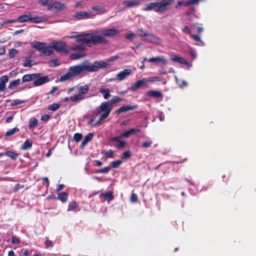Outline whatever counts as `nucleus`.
<instances>
[{"instance_id":"2eb2a0df","label":"nucleus","mask_w":256,"mask_h":256,"mask_svg":"<svg viewBox=\"0 0 256 256\" xmlns=\"http://www.w3.org/2000/svg\"><path fill=\"white\" fill-rule=\"evenodd\" d=\"M170 59L174 62H178L180 64L186 65H189L188 62L186 61L184 58L174 54H170Z\"/></svg>"},{"instance_id":"c03bdc74","label":"nucleus","mask_w":256,"mask_h":256,"mask_svg":"<svg viewBox=\"0 0 256 256\" xmlns=\"http://www.w3.org/2000/svg\"><path fill=\"white\" fill-rule=\"evenodd\" d=\"M131 156V152L130 150H126L123 152L121 156V158L122 160H128Z\"/></svg>"},{"instance_id":"0e129e2a","label":"nucleus","mask_w":256,"mask_h":256,"mask_svg":"<svg viewBox=\"0 0 256 256\" xmlns=\"http://www.w3.org/2000/svg\"><path fill=\"white\" fill-rule=\"evenodd\" d=\"M40 4L42 6H48L50 3H48V0H40Z\"/></svg>"},{"instance_id":"b1692460","label":"nucleus","mask_w":256,"mask_h":256,"mask_svg":"<svg viewBox=\"0 0 256 256\" xmlns=\"http://www.w3.org/2000/svg\"><path fill=\"white\" fill-rule=\"evenodd\" d=\"M68 38L72 39L75 38L76 41L78 43H84L85 41L82 40L86 38V33L78 35H72Z\"/></svg>"},{"instance_id":"9b49d317","label":"nucleus","mask_w":256,"mask_h":256,"mask_svg":"<svg viewBox=\"0 0 256 256\" xmlns=\"http://www.w3.org/2000/svg\"><path fill=\"white\" fill-rule=\"evenodd\" d=\"M65 5L58 2H50L48 4V10L51 11L58 12L63 10Z\"/></svg>"},{"instance_id":"f8f14e48","label":"nucleus","mask_w":256,"mask_h":256,"mask_svg":"<svg viewBox=\"0 0 256 256\" xmlns=\"http://www.w3.org/2000/svg\"><path fill=\"white\" fill-rule=\"evenodd\" d=\"M132 74V70L130 68H126L118 72L116 76V78L118 81H122L130 76Z\"/></svg>"},{"instance_id":"a18cd8bd","label":"nucleus","mask_w":256,"mask_h":256,"mask_svg":"<svg viewBox=\"0 0 256 256\" xmlns=\"http://www.w3.org/2000/svg\"><path fill=\"white\" fill-rule=\"evenodd\" d=\"M122 163V160L113 161L111 162V168H118Z\"/></svg>"},{"instance_id":"37998d69","label":"nucleus","mask_w":256,"mask_h":256,"mask_svg":"<svg viewBox=\"0 0 256 256\" xmlns=\"http://www.w3.org/2000/svg\"><path fill=\"white\" fill-rule=\"evenodd\" d=\"M18 131H19V129L18 128H13L12 129H10V130H8L6 132L5 136H10L13 135L16 132H18Z\"/></svg>"},{"instance_id":"f03ea898","label":"nucleus","mask_w":256,"mask_h":256,"mask_svg":"<svg viewBox=\"0 0 256 256\" xmlns=\"http://www.w3.org/2000/svg\"><path fill=\"white\" fill-rule=\"evenodd\" d=\"M174 2V0H162L160 2H150L146 5L143 10L144 11L153 10L156 12L162 14Z\"/></svg>"},{"instance_id":"6e6552de","label":"nucleus","mask_w":256,"mask_h":256,"mask_svg":"<svg viewBox=\"0 0 256 256\" xmlns=\"http://www.w3.org/2000/svg\"><path fill=\"white\" fill-rule=\"evenodd\" d=\"M52 50L58 52L66 51V43L62 41H54L51 43Z\"/></svg>"},{"instance_id":"a878e982","label":"nucleus","mask_w":256,"mask_h":256,"mask_svg":"<svg viewBox=\"0 0 256 256\" xmlns=\"http://www.w3.org/2000/svg\"><path fill=\"white\" fill-rule=\"evenodd\" d=\"M93 136L94 134L92 133H89L86 136L81 143L80 147H84L89 142L92 140Z\"/></svg>"},{"instance_id":"9d476101","label":"nucleus","mask_w":256,"mask_h":256,"mask_svg":"<svg viewBox=\"0 0 256 256\" xmlns=\"http://www.w3.org/2000/svg\"><path fill=\"white\" fill-rule=\"evenodd\" d=\"M148 80L146 78H142L138 80L134 84H133L131 87L130 90L133 92L136 91L138 88L144 86L148 87Z\"/></svg>"},{"instance_id":"680f3d73","label":"nucleus","mask_w":256,"mask_h":256,"mask_svg":"<svg viewBox=\"0 0 256 256\" xmlns=\"http://www.w3.org/2000/svg\"><path fill=\"white\" fill-rule=\"evenodd\" d=\"M118 58V56H112L108 58L106 60V61L108 62H113V61L116 60Z\"/></svg>"},{"instance_id":"bb28decb","label":"nucleus","mask_w":256,"mask_h":256,"mask_svg":"<svg viewBox=\"0 0 256 256\" xmlns=\"http://www.w3.org/2000/svg\"><path fill=\"white\" fill-rule=\"evenodd\" d=\"M80 210V208L78 206L76 202L74 201L70 202L68 204V211H77L78 212Z\"/></svg>"},{"instance_id":"f3484780","label":"nucleus","mask_w":256,"mask_h":256,"mask_svg":"<svg viewBox=\"0 0 256 256\" xmlns=\"http://www.w3.org/2000/svg\"><path fill=\"white\" fill-rule=\"evenodd\" d=\"M138 108L137 105L134 106H130V105H124L121 107H120L116 111V112L118 114H120L122 112H128L130 110H134Z\"/></svg>"},{"instance_id":"4be33fe9","label":"nucleus","mask_w":256,"mask_h":256,"mask_svg":"<svg viewBox=\"0 0 256 256\" xmlns=\"http://www.w3.org/2000/svg\"><path fill=\"white\" fill-rule=\"evenodd\" d=\"M48 20V18L45 16H32L31 22L35 24L43 22Z\"/></svg>"},{"instance_id":"e2e57ef3","label":"nucleus","mask_w":256,"mask_h":256,"mask_svg":"<svg viewBox=\"0 0 256 256\" xmlns=\"http://www.w3.org/2000/svg\"><path fill=\"white\" fill-rule=\"evenodd\" d=\"M50 63L52 64L54 66H58L59 65L58 61L56 59L52 60L50 61Z\"/></svg>"},{"instance_id":"7ed1b4c3","label":"nucleus","mask_w":256,"mask_h":256,"mask_svg":"<svg viewBox=\"0 0 256 256\" xmlns=\"http://www.w3.org/2000/svg\"><path fill=\"white\" fill-rule=\"evenodd\" d=\"M112 110V106H110V104L106 102L101 103L98 107L96 108L94 112L96 116L100 114V117L94 122V125L102 124V122L109 116Z\"/></svg>"},{"instance_id":"20e7f679","label":"nucleus","mask_w":256,"mask_h":256,"mask_svg":"<svg viewBox=\"0 0 256 256\" xmlns=\"http://www.w3.org/2000/svg\"><path fill=\"white\" fill-rule=\"evenodd\" d=\"M98 32L94 31L91 33H86V38H83L82 40L85 41L84 43L89 46L92 44L106 43L107 40L102 34L98 35L96 34Z\"/></svg>"},{"instance_id":"69168bd1","label":"nucleus","mask_w":256,"mask_h":256,"mask_svg":"<svg viewBox=\"0 0 256 256\" xmlns=\"http://www.w3.org/2000/svg\"><path fill=\"white\" fill-rule=\"evenodd\" d=\"M94 121V118H91L88 122V125L90 126H96L97 125H94V124L93 123Z\"/></svg>"},{"instance_id":"338daca9","label":"nucleus","mask_w":256,"mask_h":256,"mask_svg":"<svg viewBox=\"0 0 256 256\" xmlns=\"http://www.w3.org/2000/svg\"><path fill=\"white\" fill-rule=\"evenodd\" d=\"M182 31L184 32L188 33L189 34H190V28L187 26H184L182 28Z\"/></svg>"},{"instance_id":"5701e85b","label":"nucleus","mask_w":256,"mask_h":256,"mask_svg":"<svg viewBox=\"0 0 256 256\" xmlns=\"http://www.w3.org/2000/svg\"><path fill=\"white\" fill-rule=\"evenodd\" d=\"M84 44V43H79L71 47L70 50L80 52H84L86 50V47L83 45Z\"/></svg>"},{"instance_id":"79ce46f5","label":"nucleus","mask_w":256,"mask_h":256,"mask_svg":"<svg viewBox=\"0 0 256 256\" xmlns=\"http://www.w3.org/2000/svg\"><path fill=\"white\" fill-rule=\"evenodd\" d=\"M101 153L102 154L106 155L109 158H112L114 156V152L112 150H103Z\"/></svg>"},{"instance_id":"c756f323","label":"nucleus","mask_w":256,"mask_h":256,"mask_svg":"<svg viewBox=\"0 0 256 256\" xmlns=\"http://www.w3.org/2000/svg\"><path fill=\"white\" fill-rule=\"evenodd\" d=\"M148 61L150 62H160L164 65L167 64V61L162 56L152 58L148 60Z\"/></svg>"},{"instance_id":"8fccbe9b","label":"nucleus","mask_w":256,"mask_h":256,"mask_svg":"<svg viewBox=\"0 0 256 256\" xmlns=\"http://www.w3.org/2000/svg\"><path fill=\"white\" fill-rule=\"evenodd\" d=\"M18 50L16 49L12 48L8 52V56L10 58H13L17 54Z\"/></svg>"},{"instance_id":"a211bd4d","label":"nucleus","mask_w":256,"mask_h":256,"mask_svg":"<svg viewBox=\"0 0 256 256\" xmlns=\"http://www.w3.org/2000/svg\"><path fill=\"white\" fill-rule=\"evenodd\" d=\"M140 128H130L128 130L124 131L121 134V136L123 138H129L130 135L133 134L136 132H140Z\"/></svg>"},{"instance_id":"49530a36","label":"nucleus","mask_w":256,"mask_h":256,"mask_svg":"<svg viewBox=\"0 0 256 256\" xmlns=\"http://www.w3.org/2000/svg\"><path fill=\"white\" fill-rule=\"evenodd\" d=\"M111 169L110 166H106L104 168H100L98 170L97 172L98 173H102V174H107L109 172L110 170Z\"/></svg>"},{"instance_id":"aec40b11","label":"nucleus","mask_w":256,"mask_h":256,"mask_svg":"<svg viewBox=\"0 0 256 256\" xmlns=\"http://www.w3.org/2000/svg\"><path fill=\"white\" fill-rule=\"evenodd\" d=\"M122 4L128 8H133L138 6L140 4V2L138 0H125L122 2Z\"/></svg>"},{"instance_id":"e433bc0d","label":"nucleus","mask_w":256,"mask_h":256,"mask_svg":"<svg viewBox=\"0 0 256 256\" xmlns=\"http://www.w3.org/2000/svg\"><path fill=\"white\" fill-rule=\"evenodd\" d=\"M20 83V79H17L16 80L12 81L10 82L8 84V88L12 89L14 87L18 86Z\"/></svg>"},{"instance_id":"4468645a","label":"nucleus","mask_w":256,"mask_h":256,"mask_svg":"<svg viewBox=\"0 0 256 256\" xmlns=\"http://www.w3.org/2000/svg\"><path fill=\"white\" fill-rule=\"evenodd\" d=\"M104 37L105 36H113L120 32V30L115 28L110 29H103L100 31Z\"/></svg>"},{"instance_id":"412c9836","label":"nucleus","mask_w":256,"mask_h":256,"mask_svg":"<svg viewBox=\"0 0 256 256\" xmlns=\"http://www.w3.org/2000/svg\"><path fill=\"white\" fill-rule=\"evenodd\" d=\"M100 92L103 96L104 99L107 100L110 96V90L105 87H100L99 88Z\"/></svg>"},{"instance_id":"0eeeda50","label":"nucleus","mask_w":256,"mask_h":256,"mask_svg":"<svg viewBox=\"0 0 256 256\" xmlns=\"http://www.w3.org/2000/svg\"><path fill=\"white\" fill-rule=\"evenodd\" d=\"M108 64L102 60L95 61L93 64H90L88 61V67L89 72H97L100 68H104L108 66Z\"/></svg>"},{"instance_id":"603ef678","label":"nucleus","mask_w":256,"mask_h":256,"mask_svg":"<svg viewBox=\"0 0 256 256\" xmlns=\"http://www.w3.org/2000/svg\"><path fill=\"white\" fill-rule=\"evenodd\" d=\"M20 242L19 238L16 236H13L12 238V243L14 244H18Z\"/></svg>"},{"instance_id":"4d7b16f0","label":"nucleus","mask_w":256,"mask_h":256,"mask_svg":"<svg viewBox=\"0 0 256 256\" xmlns=\"http://www.w3.org/2000/svg\"><path fill=\"white\" fill-rule=\"evenodd\" d=\"M45 245H46V248H49V247H52L53 243H52V241L50 240H49L46 238V240L45 242Z\"/></svg>"},{"instance_id":"09e8293b","label":"nucleus","mask_w":256,"mask_h":256,"mask_svg":"<svg viewBox=\"0 0 256 256\" xmlns=\"http://www.w3.org/2000/svg\"><path fill=\"white\" fill-rule=\"evenodd\" d=\"M24 102H25L24 100H21L20 99L14 100L12 101V102L10 103V106H16L18 104H22Z\"/></svg>"},{"instance_id":"1a4fd4ad","label":"nucleus","mask_w":256,"mask_h":256,"mask_svg":"<svg viewBox=\"0 0 256 256\" xmlns=\"http://www.w3.org/2000/svg\"><path fill=\"white\" fill-rule=\"evenodd\" d=\"M139 34L146 37V40L150 43L159 44L161 42L160 38L154 34L144 32V34Z\"/></svg>"},{"instance_id":"f704fd0d","label":"nucleus","mask_w":256,"mask_h":256,"mask_svg":"<svg viewBox=\"0 0 256 256\" xmlns=\"http://www.w3.org/2000/svg\"><path fill=\"white\" fill-rule=\"evenodd\" d=\"M86 56L84 53H74L70 54V58L73 60H78Z\"/></svg>"},{"instance_id":"ea45409f","label":"nucleus","mask_w":256,"mask_h":256,"mask_svg":"<svg viewBox=\"0 0 256 256\" xmlns=\"http://www.w3.org/2000/svg\"><path fill=\"white\" fill-rule=\"evenodd\" d=\"M38 124V120L35 118H32L30 120L29 128H36Z\"/></svg>"},{"instance_id":"72a5a7b5","label":"nucleus","mask_w":256,"mask_h":256,"mask_svg":"<svg viewBox=\"0 0 256 256\" xmlns=\"http://www.w3.org/2000/svg\"><path fill=\"white\" fill-rule=\"evenodd\" d=\"M4 154L14 160H16L18 156V154L11 150L6 151L5 152H4Z\"/></svg>"},{"instance_id":"39448f33","label":"nucleus","mask_w":256,"mask_h":256,"mask_svg":"<svg viewBox=\"0 0 256 256\" xmlns=\"http://www.w3.org/2000/svg\"><path fill=\"white\" fill-rule=\"evenodd\" d=\"M32 46L42 53L44 56L52 54L54 52L51 44L47 46L44 42H34L32 43Z\"/></svg>"},{"instance_id":"7c9ffc66","label":"nucleus","mask_w":256,"mask_h":256,"mask_svg":"<svg viewBox=\"0 0 256 256\" xmlns=\"http://www.w3.org/2000/svg\"><path fill=\"white\" fill-rule=\"evenodd\" d=\"M68 194L66 192H59L58 194V198L62 202H66L68 200Z\"/></svg>"},{"instance_id":"de8ad7c7","label":"nucleus","mask_w":256,"mask_h":256,"mask_svg":"<svg viewBox=\"0 0 256 256\" xmlns=\"http://www.w3.org/2000/svg\"><path fill=\"white\" fill-rule=\"evenodd\" d=\"M92 9L100 14L104 13L105 11L104 8L99 6H94L92 7Z\"/></svg>"},{"instance_id":"423d86ee","label":"nucleus","mask_w":256,"mask_h":256,"mask_svg":"<svg viewBox=\"0 0 256 256\" xmlns=\"http://www.w3.org/2000/svg\"><path fill=\"white\" fill-rule=\"evenodd\" d=\"M88 90L89 88L86 84L80 86L78 90V94L70 96V100L74 102H78L86 98L84 94L88 92Z\"/></svg>"},{"instance_id":"5fc2aeb1","label":"nucleus","mask_w":256,"mask_h":256,"mask_svg":"<svg viewBox=\"0 0 256 256\" xmlns=\"http://www.w3.org/2000/svg\"><path fill=\"white\" fill-rule=\"evenodd\" d=\"M136 35L134 33L128 34L126 35L125 38L128 40H132L136 38Z\"/></svg>"},{"instance_id":"052dcab7","label":"nucleus","mask_w":256,"mask_h":256,"mask_svg":"<svg viewBox=\"0 0 256 256\" xmlns=\"http://www.w3.org/2000/svg\"><path fill=\"white\" fill-rule=\"evenodd\" d=\"M123 138L121 136V134L118 136H114L111 138V141L112 142H117L120 140V138Z\"/></svg>"},{"instance_id":"4c0bfd02","label":"nucleus","mask_w":256,"mask_h":256,"mask_svg":"<svg viewBox=\"0 0 256 256\" xmlns=\"http://www.w3.org/2000/svg\"><path fill=\"white\" fill-rule=\"evenodd\" d=\"M60 107V104L58 103H53L50 105H49L48 107V108L49 110L50 111H55L57 110Z\"/></svg>"},{"instance_id":"f257e3e1","label":"nucleus","mask_w":256,"mask_h":256,"mask_svg":"<svg viewBox=\"0 0 256 256\" xmlns=\"http://www.w3.org/2000/svg\"><path fill=\"white\" fill-rule=\"evenodd\" d=\"M88 64V60H85L80 64L70 67L68 72L60 77V81L62 82L70 80L85 72H89Z\"/></svg>"},{"instance_id":"bf43d9fd","label":"nucleus","mask_w":256,"mask_h":256,"mask_svg":"<svg viewBox=\"0 0 256 256\" xmlns=\"http://www.w3.org/2000/svg\"><path fill=\"white\" fill-rule=\"evenodd\" d=\"M50 118V116L49 114H45L42 116L41 120L44 122H47Z\"/></svg>"},{"instance_id":"2f4dec72","label":"nucleus","mask_w":256,"mask_h":256,"mask_svg":"<svg viewBox=\"0 0 256 256\" xmlns=\"http://www.w3.org/2000/svg\"><path fill=\"white\" fill-rule=\"evenodd\" d=\"M100 198H103L108 201L112 200L113 199L112 192L108 191L106 192L101 194L100 195Z\"/></svg>"},{"instance_id":"c85d7f7f","label":"nucleus","mask_w":256,"mask_h":256,"mask_svg":"<svg viewBox=\"0 0 256 256\" xmlns=\"http://www.w3.org/2000/svg\"><path fill=\"white\" fill-rule=\"evenodd\" d=\"M92 16L91 13L86 12H80L76 14L74 17L78 19H81L84 18H90Z\"/></svg>"},{"instance_id":"cd10ccee","label":"nucleus","mask_w":256,"mask_h":256,"mask_svg":"<svg viewBox=\"0 0 256 256\" xmlns=\"http://www.w3.org/2000/svg\"><path fill=\"white\" fill-rule=\"evenodd\" d=\"M147 95L152 98H162V94L161 92L157 90H150L147 92Z\"/></svg>"},{"instance_id":"dca6fc26","label":"nucleus","mask_w":256,"mask_h":256,"mask_svg":"<svg viewBox=\"0 0 256 256\" xmlns=\"http://www.w3.org/2000/svg\"><path fill=\"white\" fill-rule=\"evenodd\" d=\"M40 76V73H35L24 75L22 78V82H30L36 78H38V77Z\"/></svg>"},{"instance_id":"ddd939ff","label":"nucleus","mask_w":256,"mask_h":256,"mask_svg":"<svg viewBox=\"0 0 256 256\" xmlns=\"http://www.w3.org/2000/svg\"><path fill=\"white\" fill-rule=\"evenodd\" d=\"M33 82V85L35 86H39L50 82L49 77L48 76H39L38 78L34 79Z\"/></svg>"},{"instance_id":"58836bf2","label":"nucleus","mask_w":256,"mask_h":256,"mask_svg":"<svg viewBox=\"0 0 256 256\" xmlns=\"http://www.w3.org/2000/svg\"><path fill=\"white\" fill-rule=\"evenodd\" d=\"M174 78L176 84L178 85V86L180 88H182L184 86H188V83L185 80H178L176 76H174Z\"/></svg>"},{"instance_id":"13d9d810","label":"nucleus","mask_w":256,"mask_h":256,"mask_svg":"<svg viewBox=\"0 0 256 256\" xmlns=\"http://www.w3.org/2000/svg\"><path fill=\"white\" fill-rule=\"evenodd\" d=\"M130 200L133 202H136L138 201L137 195L135 194L132 193L131 196Z\"/></svg>"},{"instance_id":"c9c22d12","label":"nucleus","mask_w":256,"mask_h":256,"mask_svg":"<svg viewBox=\"0 0 256 256\" xmlns=\"http://www.w3.org/2000/svg\"><path fill=\"white\" fill-rule=\"evenodd\" d=\"M191 37L194 39L197 43L196 44L198 46H204V42L201 40L200 37L198 35L191 34Z\"/></svg>"},{"instance_id":"a19ab883","label":"nucleus","mask_w":256,"mask_h":256,"mask_svg":"<svg viewBox=\"0 0 256 256\" xmlns=\"http://www.w3.org/2000/svg\"><path fill=\"white\" fill-rule=\"evenodd\" d=\"M122 100V98L118 96H114L110 101L107 102L110 104V106L116 103L119 102Z\"/></svg>"},{"instance_id":"393cba45","label":"nucleus","mask_w":256,"mask_h":256,"mask_svg":"<svg viewBox=\"0 0 256 256\" xmlns=\"http://www.w3.org/2000/svg\"><path fill=\"white\" fill-rule=\"evenodd\" d=\"M31 19H32V14H23L22 16H20L18 17L17 18V20H18V22H31Z\"/></svg>"},{"instance_id":"6e6d98bb","label":"nucleus","mask_w":256,"mask_h":256,"mask_svg":"<svg viewBox=\"0 0 256 256\" xmlns=\"http://www.w3.org/2000/svg\"><path fill=\"white\" fill-rule=\"evenodd\" d=\"M152 142V140L145 142L142 144V146L144 148L150 147Z\"/></svg>"},{"instance_id":"774afa93","label":"nucleus","mask_w":256,"mask_h":256,"mask_svg":"<svg viewBox=\"0 0 256 256\" xmlns=\"http://www.w3.org/2000/svg\"><path fill=\"white\" fill-rule=\"evenodd\" d=\"M58 90V88L57 86H53L52 88V90L48 92V94H54L56 91Z\"/></svg>"},{"instance_id":"473e14b6","label":"nucleus","mask_w":256,"mask_h":256,"mask_svg":"<svg viewBox=\"0 0 256 256\" xmlns=\"http://www.w3.org/2000/svg\"><path fill=\"white\" fill-rule=\"evenodd\" d=\"M32 142L30 140H26L22 145L20 148L22 150L30 149L32 146Z\"/></svg>"},{"instance_id":"6ab92c4d","label":"nucleus","mask_w":256,"mask_h":256,"mask_svg":"<svg viewBox=\"0 0 256 256\" xmlns=\"http://www.w3.org/2000/svg\"><path fill=\"white\" fill-rule=\"evenodd\" d=\"M8 81L7 76H2L0 78V92H4L6 88V84Z\"/></svg>"},{"instance_id":"864d4df0","label":"nucleus","mask_w":256,"mask_h":256,"mask_svg":"<svg viewBox=\"0 0 256 256\" xmlns=\"http://www.w3.org/2000/svg\"><path fill=\"white\" fill-rule=\"evenodd\" d=\"M126 144V142L120 140L116 144V146L118 148H122Z\"/></svg>"},{"instance_id":"3c124183","label":"nucleus","mask_w":256,"mask_h":256,"mask_svg":"<svg viewBox=\"0 0 256 256\" xmlns=\"http://www.w3.org/2000/svg\"><path fill=\"white\" fill-rule=\"evenodd\" d=\"M82 138V134L80 133H76L74 136V140L76 142H78Z\"/></svg>"}]
</instances>
